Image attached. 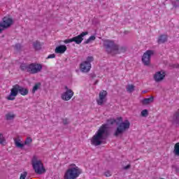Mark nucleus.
<instances>
[{
    "label": "nucleus",
    "instance_id": "obj_28",
    "mask_svg": "<svg viewBox=\"0 0 179 179\" xmlns=\"http://www.w3.org/2000/svg\"><path fill=\"white\" fill-rule=\"evenodd\" d=\"M94 61V58L93 56H89L87 57V60L85 61V62H87L88 64H91V62H93Z\"/></svg>",
    "mask_w": 179,
    "mask_h": 179
},
{
    "label": "nucleus",
    "instance_id": "obj_36",
    "mask_svg": "<svg viewBox=\"0 0 179 179\" xmlns=\"http://www.w3.org/2000/svg\"><path fill=\"white\" fill-rule=\"evenodd\" d=\"M172 68L179 69V64H173L172 65Z\"/></svg>",
    "mask_w": 179,
    "mask_h": 179
},
{
    "label": "nucleus",
    "instance_id": "obj_19",
    "mask_svg": "<svg viewBox=\"0 0 179 179\" xmlns=\"http://www.w3.org/2000/svg\"><path fill=\"white\" fill-rule=\"evenodd\" d=\"M14 141L16 148H20V149H22V148L24 147V143H22L20 139L15 138Z\"/></svg>",
    "mask_w": 179,
    "mask_h": 179
},
{
    "label": "nucleus",
    "instance_id": "obj_30",
    "mask_svg": "<svg viewBox=\"0 0 179 179\" xmlns=\"http://www.w3.org/2000/svg\"><path fill=\"white\" fill-rule=\"evenodd\" d=\"M64 43L65 44H69V43H73V38H70V39H66V40H64Z\"/></svg>",
    "mask_w": 179,
    "mask_h": 179
},
{
    "label": "nucleus",
    "instance_id": "obj_33",
    "mask_svg": "<svg viewBox=\"0 0 179 179\" xmlns=\"http://www.w3.org/2000/svg\"><path fill=\"white\" fill-rule=\"evenodd\" d=\"M50 58H55V54L49 55L48 57V59H50Z\"/></svg>",
    "mask_w": 179,
    "mask_h": 179
},
{
    "label": "nucleus",
    "instance_id": "obj_7",
    "mask_svg": "<svg viewBox=\"0 0 179 179\" xmlns=\"http://www.w3.org/2000/svg\"><path fill=\"white\" fill-rule=\"evenodd\" d=\"M12 24H13V18L8 16L3 17L2 22H0V33L6 29H9Z\"/></svg>",
    "mask_w": 179,
    "mask_h": 179
},
{
    "label": "nucleus",
    "instance_id": "obj_17",
    "mask_svg": "<svg viewBox=\"0 0 179 179\" xmlns=\"http://www.w3.org/2000/svg\"><path fill=\"white\" fill-rule=\"evenodd\" d=\"M167 41V35L162 34L159 36L157 43L158 44H164Z\"/></svg>",
    "mask_w": 179,
    "mask_h": 179
},
{
    "label": "nucleus",
    "instance_id": "obj_15",
    "mask_svg": "<svg viewBox=\"0 0 179 179\" xmlns=\"http://www.w3.org/2000/svg\"><path fill=\"white\" fill-rule=\"evenodd\" d=\"M155 101V96H152L150 98H145L141 101L143 106H148V104H150Z\"/></svg>",
    "mask_w": 179,
    "mask_h": 179
},
{
    "label": "nucleus",
    "instance_id": "obj_11",
    "mask_svg": "<svg viewBox=\"0 0 179 179\" xmlns=\"http://www.w3.org/2000/svg\"><path fill=\"white\" fill-rule=\"evenodd\" d=\"M87 34H89L88 31L82 32L80 35L73 37V42L76 44H81L83 41V37L87 36Z\"/></svg>",
    "mask_w": 179,
    "mask_h": 179
},
{
    "label": "nucleus",
    "instance_id": "obj_3",
    "mask_svg": "<svg viewBox=\"0 0 179 179\" xmlns=\"http://www.w3.org/2000/svg\"><path fill=\"white\" fill-rule=\"evenodd\" d=\"M21 71H27L29 73H31L34 75V73H38V72H41V69H43V66L41 64L32 63L31 64H22L20 65Z\"/></svg>",
    "mask_w": 179,
    "mask_h": 179
},
{
    "label": "nucleus",
    "instance_id": "obj_43",
    "mask_svg": "<svg viewBox=\"0 0 179 179\" xmlns=\"http://www.w3.org/2000/svg\"><path fill=\"white\" fill-rule=\"evenodd\" d=\"M73 166H76V165L73 164Z\"/></svg>",
    "mask_w": 179,
    "mask_h": 179
},
{
    "label": "nucleus",
    "instance_id": "obj_41",
    "mask_svg": "<svg viewBox=\"0 0 179 179\" xmlns=\"http://www.w3.org/2000/svg\"><path fill=\"white\" fill-rule=\"evenodd\" d=\"M99 83V80H96L94 83V85H97Z\"/></svg>",
    "mask_w": 179,
    "mask_h": 179
},
{
    "label": "nucleus",
    "instance_id": "obj_31",
    "mask_svg": "<svg viewBox=\"0 0 179 179\" xmlns=\"http://www.w3.org/2000/svg\"><path fill=\"white\" fill-rule=\"evenodd\" d=\"M62 122H63L64 125H68V124H69V121L68 118L62 119Z\"/></svg>",
    "mask_w": 179,
    "mask_h": 179
},
{
    "label": "nucleus",
    "instance_id": "obj_16",
    "mask_svg": "<svg viewBox=\"0 0 179 179\" xmlns=\"http://www.w3.org/2000/svg\"><path fill=\"white\" fill-rule=\"evenodd\" d=\"M67 48L66 45H59L55 48L56 54H64L66 51Z\"/></svg>",
    "mask_w": 179,
    "mask_h": 179
},
{
    "label": "nucleus",
    "instance_id": "obj_40",
    "mask_svg": "<svg viewBox=\"0 0 179 179\" xmlns=\"http://www.w3.org/2000/svg\"><path fill=\"white\" fill-rule=\"evenodd\" d=\"M91 78H96V74H92Z\"/></svg>",
    "mask_w": 179,
    "mask_h": 179
},
{
    "label": "nucleus",
    "instance_id": "obj_25",
    "mask_svg": "<svg viewBox=\"0 0 179 179\" xmlns=\"http://www.w3.org/2000/svg\"><path fill=\"white\" fill-rule=\"evenodd\" d=\"M141 117H148V115H149V110H148V109L143 110L141 113Z\"/></svg>",
    "mask_w": 179,
    "mask_h": 179
},
{
    "label": "nucleus",
    "instance_id": "obj_35",
    "mask_svg": "<svg viewBox=\"0 0 179 179\" xmlns=\"http://www.w3.org/2000/svg\"><path fill=\"white\" fill-rule=\"evenodd\" d=\"M106 177H110L111 176V173H110V171L105 172Z\"/></svg>",
    "mask_w": 179,
    "mask_h": 179
},
{
    "label": "nucleus",
    "instance_id": "obj_26",
    "mask_svg": "<svg viewBox=\"0 0 179 179\" xmlns=\"http://www.w3.org/2000/svg\"><path fill=\"white\" fill-rule=\"evenodd\" d=\"M13 48L15 50V51H22V44H20V43H16L13 46Z\"/></svg>",
    "mask_w": 179,
    "mask_h": 179
},
{
    "label": "nucleus",
    "instance_id": "obj_39",
    "mask_svg": "<svg viewBox=\"0 0 179 179\" xmlns=\"http://www.w3.org/2000/svg\"><path fill=\"white\" fill-rule=\"evenodd\" d=\"M64 89H65L66 92H68V90H71V89L68 88V86H65Z\"/></svg>",
    "mask_w": 179,
    "mask_h": 179
},
{
    "label": "nucleus",
    "instance_id": "obj_20",
    "mask_svg": "<svg viewBox=\"0 0 179 179\" xmlns=\"http://www.w3.org/2000/svg\"><path fill=\"white\" fill-rule=\"evenodd\" d=\"M15 117H16V115L11 113L6 114V120L7 121H10L12 120H15Z\"/></svg>",
    "mask_w": 179,
    "mask_h": 179
},
{
    "label": "nucleus",
    "instance_id": "obj_5",
    "mask_svg": "<svg viewBox=\"0 0 179 179\" xmlns=\"http://www.w3.org/2000/svg\"><path fill=\"white\" fill-rule=\"evenodd\" d=\"M103 47L108 54H115V50H118V45L110 40H105L103 41Z\"/></svg>",
    "mask_w": 179,
    "mask_h": 179
},
{
    "label": "nucleus",
    "instance_id": "obj_21",
    "mask_svg": "<svg viewBox=\"0 0 179 179\" xmlns=\"http://www.w3.org/2000/svg\"><path fill=\"white\" fill-rule=\"evenodd\" d=\"M40 87H41V83H37L36 84H35L32 89V93H36V92H37V90L40 89Z\"/></svg>",
    "mask_w": 179,
    "mask_h": 179
},
{
    "label": "nucleus",
    "instance_id": "obj_18",
    "mask_svg": "<svg viewBox=\"0 0 179 179\" xmlns=\"http://www.w3.org/2000/svg\"><path fill=\"white\" fill-rule=\"evenodd\" d=\"M33 47L36 51H38L41 50V43H40L38 41H36L33 43Z\"/></svg>",
    "mask_w": 179,
    "mask_h": 179
},
{
    "label": "nucleus",
    "instance_id": "obj_37",
    "mask_svg": "<svg viewBox=\"0 0 179 179\" xmlns=\"http://www.w3.org/2000/svg\"><path fill=\"white\" fill-rule=\"evenodd\" d=\"M173 168L175 169V171H176V173H178L179 169L177 166H173Z\"/></svg>",
    "mask_w": 179,
    "mask_h": 179
},
{
    "label": "nucleus",
    "instance_id": "obj_24",
    "mask_svg": "<svg viewBox=\"0 0 179 179\" xmlns=\"http://www.w3.org/2000/svg\"><path fill=\"white\" fill-rule=\"evenodd\" d=\"M31 142H33V138H31V137H27L24 142V145H27V146H29Z\"/></svg>",
    "mask_w": 179,
    "mask_h": 179
},
{
    "label": "nucleus",
    "instance_id": "obj_38",
    "mask_svg": "<svg viewBox=\"0 0 179 179\" xmlns=\"http://www.w3.org/2000/svg\"><path fill=\"white\" fill-rule=\"evenodd\" d=\"M90 41H90V38L87 39V40L85 41V44H89V43H90Z\"/></svg>",
    "mask_w": 179,
    "mask_h": 179
},
{
    "label": "nucleus",
    "instance_id": "obj_14",
    "mask_svg": "<svg viewBox=\"0 0 179 179\" xmlns=\"http://www.w3.org/2000/svg\"><path fill=\"white\" fill-rule=\"evenodd\" d=\"M127 51H128L127 46H118L117 45V49L115 50V54H124Z\"/></svg>",
    "mask_w": 179,
    "mask_h": 179
},
{
    "label": "nucleus",
    "instance_id": "obj_10",
    "mask_svg": "<svg viewBox=\"0 0 179 179\" xmlns=\"http://www.w3.org/2000/svg\"><path fill=\"white\" fill-rule=\"evenodd\" d=\"M92 69V64L87 63V62H83L80 64V71L84 73H87Z\"/></svg>",
    "mask_w": 179,
    "mask_h": 179
},
{
    "label": "nucleus",
    "instance_id": "obj_29",
    "mask_svg": "<svg viewBox=\"0 0 179 179\" xmlns=\"http://www.w3.org/2000/svg\"><path fill=\"white\" fill-rule=\"evenodd\" d=\"M26 177H27V172L24 171L23 173H21L20 179H26Z\"/></svg>",
    "mask_w": 179,
    "mask_h": 179
},
{
    "label": "nucleus",
    "instance_id": "obj_6",
    "mask_svg": "<svg viewBox=\"0 0 179 179\" xmlns=\"http://www.w3.org/2000/svg\"><path fill=\"white\" fill-rule=\"evenodd\" d=\"M32 166L36 174H44V173L46 171L45 168H44V165L40 160L33 159Z\"/></svg>",
    "mask_w": 179,
    "mask_h": 179
},
{
    "label": "nucleus",
    "instance_id": "obj_4",
    "mask_svg": "<svg viewBox=\"0 0 179 179\" xmlns=\"http://www.w3.org/2000/svg\"><path fill=\"white\" fill-rule=\"evenodd\" d=\"M80 174H82V169L78 166L71 167L64 173V179H76Z\"/></svg>",
    "mask_w": 179,
    "mask_h": 179
},
{
    "label": "nucleus",
    "instance_id": "obj_1",
    "mask_svg": "<svg viewBox=\"0 0 179 179\" xmlns=\"http://www.w3.org/2000/svg\"><path fill=\"white\" fill-rule=\"evenodd\" d=\"M107 124H102L95 135L93 136L91 143L94 145V146H99L103 143V141H106L107 138H108V125H114L116 124L117 125L113 135L114 136H120L124 134V132L127 131V129H129V127H131V122L129 120H126L124 122H122V117H118L116 119L110 118L106 120Z\"/></svg>",
    "mask_w": 179,
    "mask_h": 179
},
{
    "label": "nucleus",
    "instance_id": "obj_23",
    "mask_svg": "<svg viewBox=\"0 0 179 179\" xmlns=\"http://www.w3.org/2000/svg\"><path fill=\"white\" fill-rule=\"evenodd\" d=\"M173 152L176 156H179V143L175 144Z\"/></svg>",
    "mask_w": 179,
    "mask_h": 179
},
{
    "label": "nucleus",
    "instance_id": "obj_9",
    "mask_svg": "<svg viewBox=\"0 0 179 179\" xmlns=\"http://www.w3.org/2000/svg\"><path fill=\"white\" fill-rule=\"evenodd\" d=\"M108 93L106 90H101L99 94V99H96L98 106H103L107 101V95Z\"/></svg>",
    "mask_w": 179,
    "mask_h": 179
},
{
    "label": "nucleus",
    "instance_id": "obj_34",
    "mask_svg": "<svg viewBox=\"0 0 179 179\" xmlns=\"http://www.w3.org/2000/svg\"><path fill=\"white\" fill-rule=\"evenodd\" d=\"M131 169V165L128 164L127 166L124 167V170H129Z\"/></svg>",
    "mask_w": 179,
    "mask_h": 179
},
{
    "label": "nucleus",
    "instance_id": "obj_2",
    "mask_svg": "<svg viewBox=\"0 0 179 179\" xmlns=\"http://www.w3.org/2000/svg\"><path fill=\"white\" fill-rule=\"evenodd\" d=\"M19 94H21V96H27V94H29V89L19 85V84L13 85V87L10 89V94L7 96V100H15L16 96Z\"/></svg>",
    "mask_w": 179,
    "mask_h": 179
},
{
    "label": "nucleus",
    "instance_id": "obj_22",
    "mask_svg": "<svg viewBox=\"0 0 179 179\" xmlns=\"http://www.w3.org/2000/svg\"><path fill=\"white\" fill-rule=\"evenodd\" d=\"M126 90L129 93H132L134 90H135V85H127Z\"/></svg>",
    "mask_w": 179,
    "mask_h": 179
},
{
    "label": "nucleus",
    "instance_id": "obj_42",
    "mask_svg": "<svg viewBox=\"0 0 179 179\" xmlns=\"http://www.w3.org/2000/svg\"><path fill=\"white\" fill-rule=\"evenodd\" d=\"M34 159H36V157H34Z\"/></svg>",
    "mask_w": 179,
    "mask_h": 179
},
{
    "label": "nucleus",
    "instance_id": "obj_8",
    "mask_svg": "<svg viewBox=\"0 0 179 179\" xmlns=\"http://www.w3.org/2000/svg\"><path fill=\"white\" fill-rule=\"evenodd\" d=\"M152 55H155V50H148L143 55L141 61L145 66H149L150 65Z\"/></svg>",
    "mask_w": 179,
    "mask_h": 179
},
{
    "label": "nucleus",
    "instance_id": "obj_12",
    "mask_svg": "<svg viewBox=\"0 0 179 179\" xmlns=\"http://www.w3.org/2000/svg\"><path fill=\"white\" fill-rule=\"evenodd\" d=\"M73 96V91L72 90H68L67 91L64 92L62 94V99L64 100V101H69Z\"/></svg>",
    "mask_w": 179,
    "mask_h": 179
},
{
    "label": "nucleus",
    "instance_id": "obj_27",
    "mask_svg": "<svg viewBox=\"0 0 179 179\" xmlns=\"http://www.w3.org/2000/svg\"><path fill=\"white\" fill-rule=\"evenodd\" d=\"M6 142L5 137H3V134L0 133V145H3V143Z\"/></svg>",
    "mask_w": 179,
    "mask_h": 179
},
{
    "label": "nucleus",
    "instance_id": "obj_32",
    "mask_svg": "<svg viewBox=\"0 0 179 179\" xmlns=\"http://www.w3.org/2000/svg\"><path fill=\"white\" fill-rule=\"evenodd\" d=\"M89 39L90 40V41H94L96 40V36H91Z\"/></svg>",
    "mask_w": 179,
    "mask_h": 179
},
{
    "label": "nucleus",
    "instance_id": "obj_13",
    "mask_svg": "<svg viewBox=\"0 0 179 179\" xmlns=\"http://www.w3.org/2000/svg\"><path fill=\"white\" fill-rule=\"evenodd\" d=\"M166 78V73L162 71H157L154 75V80L159 83L162 82Z\"/></svg>",
    "mask_w": 179,
    "mask_h": 179
}]
</instances>
